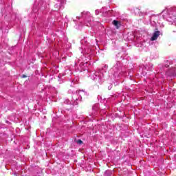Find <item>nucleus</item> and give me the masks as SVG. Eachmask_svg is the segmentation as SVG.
<instances>
[{"mask_svg": "<svg viewBox=\"0 0 176 176\" xmlns=\"http://www.w3.org/2000/svg\"><path fill=\"white\" fill-rule=\"evenodd\" d=\"M113 25H115V27L117 28V30H119L120 28V22L119 21L113 20L112 22Z\"/></svg>", "mask_w": 176, "mask_h": 176, "instance_id": "nucleus-2", "label": "nucleus"}, {"mask_svg": "<svg viewBox=\"0 0 176 176\" xmlns=\"http://www.w3.org/2000/svg\"><path fill=\"white\" fill-rule=\"evenodd\" d=\"M159 36H160V31H159V30L155 31L153 34V36L151 38V41H156L157 39V38H159Z\"/></svg>", "mask_w": 176, "mask_h": 176, "instance_id": "nucleus-1", "label": "nucleus"}, {"mask_svg": "<svg viewBox=\"0 0 176 176\" xmlns=\"http://www.w3.org/2000/svg\"><path fill=\"white\" fill-rule=\"evenodd\" d=\"M77 144H79L80 145L83 144V141H82V140H78L76 141Z\"/></svg>", "mask_w": 176, "mask_h": 176, "instance_id": "nucleus-3", "label": "nucleus"}, {"mask_svg": "<svg viewBox=\"0 0 176 176\" xmlns=\"http://www.w3.org/2000/svg\"><path fill=\"white\" fill-rule=\"evenodd\" d=\"M22 78H27V76L25 74L22 75Z\"/></svg>", "mask_w": 176, "mask_h": 176, "instance_id": "nucleus-4", "label": "nucleus"}, {"mask_svg": "<svg viewBox=\"0 0 176 176\" xmlns=\"http://www.w3.org/2000/svg\"><path fill=\"white\" fill-rule=\"evenodd\" d=\"M166 68H167V67H168V66H166Z\"/></svg>", "mask_w": 176, "mask_h": 176, "instance_id": "nucleus-5", "label": "nucleus"}]
</instances>
